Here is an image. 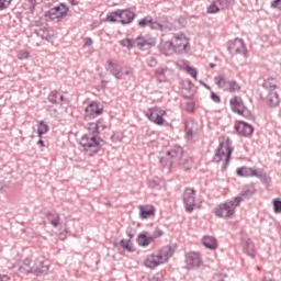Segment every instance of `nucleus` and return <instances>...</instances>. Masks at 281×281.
Segmentation results:
<instances>
[{"mask_svg": "<svg viewBox=\"0 0 281 281\" xmlns=\"http://www.w3.org/2000/svg\"><path fill=\"white\" fill-rule=\"evenodd\" d=\"M105 128L106 123H104V119H99L97 123L88 124V133L81 137L79 144L81 146V150L87 153L89 157H93V155L100 151L102 139L98 135H100L101 131H104Z\"/></svg>", "mask_w": 281, "mask_h": 281, "instance_id": "f257e3e1", "label": "nucleus"}, {"mask_svg": "<svg viewBox=\"0 0 281 281\" xmlns=\"http://www.w3.org/2000/svg\"><path fill=\"white\" fill-rule=\"evenodd\" d=\"M172 256H175V250H172V247L164 246L161 249L146 256L144 267L147 269H157V267L166 265V262H168Z\"/></svg>", "mask_w": 281, "mask_h": 281, "instance_id": "f03ea898", "label": "nucleus"}, {"mask_svg": "<svg viewBox=\"0 0 281 281\" xmlns=\"http://www.w3.org/2000/svg\"><path fill=\"white\" fill-rule=\"evenodd\" d=\"M245 201V194L237 195L231 200L220 203L214 210L213 213L217 218H234L236 214V207L240 206V203Z\"/></svg>", "mask_w": 281, "mask_h": 281, "instance_id": "7ed1b4c3", "label": "nucleus"}, {"mask_svg": "<svg viewBox=\"0 0 281 281\" xmlns=\"http://www.w3.org/2000/svg\"><path fill=\"white\" fill-rule=\"evenodd\" d=\"M218 146L215 149V155L213 157V160L216 164H220V161H224L225 166L229 165V161L232 159V153H234V146H232V139L229 136H221L218 138Z\"/></svg>", "mask_w": 281, "mask_h": 281, "instance_id": "20e7f679", "label": "nucleus"}, {"mask_svg": "<svg viewBox=\"0 0 281 281\" xmlns=\"http://www.w3.org/2000/svg\"><path fill=\"white\" fill-rule=\"evenodd\" d=\"M20 269L26 273H34V276H45V273L49 271V260L44 256H40L33 261L30 258H26Z\"/></svg>", "mask_w": 281, "mask_h": 281, "instance_id": "39448f33", "label": "nucleus"}, {"mask_svg": "<svg viewBox=\"0 0 281 281\" xmlns=\"http://www.w3.org/2000/svg\"><path fill=\"white\" fill-rule=\"evenodd\" d=\"M165 52H176V54H188L190 52V38L184 34H176L171 41L164 43Z\"/></svg>", "mask_w": 281, "mask_h": 281, "instance_id": "423d86ee", "label": "nucleus"}, {"mask_svg": "<svg viewBox=\"0 0 281 281\" xmlns=\"http://www.w3.org/2000/svg\"><path fill=\"white\" fill-rule=\"evenodd\" d=\"M106 71L114 76L116 80H126V78H131L133 76V68L128 66H121L120 63L113 61L112 59H109L106 61Z\"/></svg>", "mask_w": 281, "mask_h": 281, "instance_id": "0eeeda50", "label": "nucleus"}, {"mask_svg": "<svg viewBox=\"0 0 281 281\" xmlns=\"http://www.w3.org/2000/svg\"><path fill=\"white\" fill-rule=\"evenodd\" d=\"M167 111L161 109L160 106L148 108L145 111V116L149 122L156 124L157 126H168V121H166Z\"/></svg>", "mask_w": 281, "mask_h": 281, "instance_id": "6e6552de", "label": "nucleus"}, {"mask_svg": "<svg viewBox=\"0 0 281 281\" xmlns=\"http://www.w3.org/2000/svg\"><path fill=\"white\" fill-rule=\"evenodd\" d=\"M214 82L218 87V89H222L223 91H227L228 93H239V91L243 89L240 83L238 81L231 79L227 80L225 78V75H217L214 77Z\"/></svg>", "mask_w": 281, "mask_h": 281, "instance_id": "1a4fd4ad", "label": "nucleus"}, {"mask_svg": "<svg viewBox=\"0 0 281 281\" xmlns=\"http://www.w3.org/2000/svg\"><path fill=\"white\" fill-rule=\"evenodd\" d=\"M69 14V7L65 3H59L57 7L50 8L46 13L45 16L48 21H53V23H60L63 19H65Z\"/></svg>", "mask_w": 281, "mask_h": 281, "instance_id": "9d476101", "label": "nucleus"}, {"mask_svg": "<svg viewBox=\"0 0 281 281\" xmlns=\"http://www.w3.org/2000/svg\"><path fill=\"white\" fill-rule=\"evenodd\" d=\"M166 166H175L179 164L180 166H186L183 162V149L181 147H173L167 151Z\"/></svg>", "mask_w": 281, "mask_h": 281, "instance_id": "9b49d317", "label": "nucleus"}, {"mask_svg": "<svg viewBox=\"0 0 281 281\" xmlns=\"http://www.w3.org/2000/svg\"><path fill=\"white\" fill-rule=\"evenodd\" d=\"M183 203L184 210L188 214H192L194 212V207L196 206V191L192 188H187L183 192Z\"/></svg>", "mask_w": 281, "mask_h": 281, "instance_id": "f8f14e48", "label": "nucleus"}, {"mask_svg": "<svg viewBox=\"0 0 281 281\" xmlns=\"http://www.w3.org/2000/svg\"><path fill=\"white\" fill-rule=\"evenodd\" d=\"M102 113H104V105L98 101L90 102L85 109L86 120H95V117L102 115Z\"/></svg>", "mask_w": 281, "mask_h": 281, "instance_id": "ddd939ff", "label": "nucleus"}, {"mask_svg": "<svg viewBox=\"0 0 281 281\" xmlns=\"http://www.w3.org/2000/svg\"><path fill=\"white\" fill-rule=\"evenodd\" d=\"M228 52L229 54H241L247 58L249 56V52L247 50V46L245 45V41L236 37L235 40H231L228 42Z\"/></svg>", "mask_w": 281, "mask_h": 281, "instance_id": "4468645a", "label": "nucleus"}, {"mask_svg": "<svg viewBox=\"0 0 281 281\" xmlns=\"http://www.w3.org/2000/svg\"><path fill=\"white\" fill-rule=\"evenodd\" d=\"M237 177H257V179H263V177H267L263 169L257 168L254 169L251 167H239L236 169Z\"/></svg>", "mask_w": 281, "mask_h": 281, "instance_id": "2eb2a0df", "label": "nucleus"}, {"mask_svg": "<svg viewBox=\"0 0 281 281\" xmlns=\"http://www.w3.org/2000/svg\"><path fill=\"white\" fill-rule=\"evenodd\" d=\"M138 26L140 27H150V30H158L159 32H164L168 26L161 22H157L153 20V16L147 15L142 18L138 21Z\"/></svg>", "mask_w": 281, "mask_h": 281, "instance_id": "dca6fc26", "label": "nucleus"}, {"mask_svg": "<svg viewBox=\"0 0 281 281\" xmlns=\"http://www.w3.org/2000/svg\"><path fill=\"white\" fill-rule=\"evenodd\" d=\"M229 105L232 111L238 115H245L247 113V106H245L243 98L238 95H235L229 100Z\"/></svg>", "mask_w": 281, "mask_h": 281, "instance_id": "f3484780", "label": "nucleus"}, {"mask_svg": "<svg viewBox=\"0 0 281 281\" xmlns=\"http://www.w3.org/2000/svg\"><path fill=\"white\" fill-rule=\"evenodd\" d=\"M186 263L189 269H199V267L203 265V261L201 260V254L194 251L188 252L186 255Z\"/></svg>", "mask_w": 281, "mask_h": 281, "instance_id": "a211bd4d", "label": "nucleus"}, {"mask_svg": "<svg viewBox=\"0 0 281 281\" xmlns=\"http://www.w3.org/2000/svg\"><path fill=\"white\" fill-rule=\"evenodd\" d=\"M135 12L131 11L130 9H119V23L122 25H128L132 21H135Z\"/></svg>", "mask_w": 281, "mask_h": 281, "instance_id": "6ab92c4d", "label": "nucleus"}, {"mask_svg": "<svg viewBox=\"0 0 281 281\" xmlns=\"http://www.w3.org/2000/svg\"><path fill=\"white\" fill-rule=\"evenodd\" d=\"M155 74L159 82H166L167 80H170V78H172L173 71L168 67H160L155 70Z\"/></svg>", "mask_w": 281, "mask_h": 281, "instance_id": "aec40b11", "label": "nucleus"}, {"mask_svg": "<svg viewBox=\"0 0 281 281\" xmlns=\"http://www.w3.org/2000/svg\"><path fill=\"white\" fill-rule=\"evenodd\" d=\"M139 210V217L143 221L146 218H150V216H155V212L157 211L154 205L146 204V205H138Z\"/></svg>", "mask_w": 281, "mask_h": 281, "instance_id": "412c9836", "label": "nucleus"}, {"mask_svg": "<svg viewBox=\"0 0 281 281\" xmlns=\"http://www.w3.org/2000/svg\"><path fill=\"white\" fill-rule=\"evenodd\" d=\"M235 131L243 135L244 137H249L254 133V126L249 125L246 122H239L235 125Z\"/></svg>", "mask_w": 281, "mask_h": 281, "instance_id": "4be33fe9", "label": "nucleus"}, {"mask_svg": "<svg viewBox=\"0 0 281 281\" xmlns=\"http://www.w3.org/2000/svg\"><path fill=\"white\" fill-rule=\"evenodd\" d=\"M266 102L268 106H271V108L280 106V102H281L280 93H278L277 90L269 91L266 98Z\"/></svg>", "mask_w": 281, "mask_h": 281, "instance_id": "5701e85b", "label": "nucleus"}, {"mask_svg": "<svg viewBox=\"0 0 281 281\" xmlns=\"http://www.w3.org/2000/svg\"><path fill=\"white\" fill-rule=\"evenodd\" d=\"M35 34L42 38V41H52V38H54L55 32L54 29L44 27L36 30Z\"/></svg>", "mask_w": 281, "mask_h": 281, "instance_id": "b1692460", "label": "nucleus"}, {"mask_svg": "<svg viewBox=\"0 0 281 281\" xmlns=\"http://www.w3.org/2000/svg\"><path fill=\"white\" fill-rule=\"evenodd\" d=\"M136 241L139 247H148L153 243V237H150V233L143 232L138 234Z\"/></svg>", "mask_w": 281, "mask_h": 281, "instance_id": "393cba45", "label": "nucleus"}, {"mask_svg": "<svg viewBox=\"0 0 281 281\" xmlns=\"http://www.w3.org/2000/svg\"><path fill=\"white\" fill-rule=\"evenodd\" d=\"M47 100L50 104H63V102H65V97L60 94L58 90H53L49 92Z\"/></svg>", "mask_w": 281, "mask_h": 281, "instance_id": "a878e982", "label": "nucleus"}, {"mask_svg": "<svg viewBox=\"0 0 281 281\" xmlns=\"http://www.w3.org/2000/svg\"><path fill=\"white\" fill-rule=\"evenodd\" d=\"M202 245L206 247V249H211L214 251V249L218 248V241L213 236L206 235L202 238Z\"/></svg>", "mask_w": 281, "mask_h": 281, "instance_id": "bb28decb", "label": "nucleus"}, {"mask_svg": "<svg viewBox=\"0 0 281 281\" xmlns=\"http://www.w3.org/2000/svg\"><path fill=\"white\" fill-rule=\"evenodd\" d=\"M186 133L188 139H192V137L199 133V128L196 127V123H194V121L188 122L186 124Z\"/></svg>", "mask_w": 281, "mask_h": 281, "instance_id": "cd10ccee", "label": "nucleus"}, {"mask_svg": "<svg viewBox=\"0 0 281 281\" xmlns=\"http://www.w3.org/2000/svg\"><path fill=\"white\" fill-rule=\"evenodd\" d=\"M46 218L53 227H58V225H60V215L56 212L46 213Z\"/></svg>", "mask_w": 281, "mask_h": 281, "instance_id": "c85d7f7f", "label": "nucleus"}, {"mask_svg": "<svg viewBox=\"0 0 281 281\" xmlns=\"http://www.w3.org/2000/svg\"><path fill=\"white\" fill-rule=\"evenodd\" d=\"M262 87L267 91H276L278 89V80L276 78H268L263 81Z\"/></svg>", "mask_w": 281, "mask_h": 281, "instance_id": "c756f323", "label": "nucleus"}, {"mask_svg": "<svg viewBox=\"0 0 281 281\" xmlns=\"http://www.w3.org/2000/svg\"><path fill=\"white\" fill-rule=\"evenodd\" d=\"M183 69H186L187 74H189L190 77L196 80L199 71L194 67L190 66V61H183Z\"/></svg>", "mask_w": 281, "mask_h": 281, "instance_id": "7c9ffc66", "label": "nucleus"}, {"mask_svg": "<svg viewBox=\"0 0 281 281\" xmlns=\"http://www.w3.org/2000/svg\"><path fill=\"white\" fill-rule=\"evenodd\" d=\"M105 21H109L110 23H120V9L108 13Z\"/></svg>", "mask_w": 281, "mask_h": 281, "instance_id": "2f4dec72", "label": "nucleus"}, {"mask_svg": "<svg viewBox=\"0 0 281 281\" xmlns=\"http://www.w3.org/2000/svg\"><path fill=\"white\" fill-rule=\"evenodd\" d=\"M46 133H49V125H47V123L42 121L40 122L38 128H37V134L40 139L43 138V135H46Z\"/></svg>", "mask_w": 281, "mask_h": 281, "instance_id": "473e14b6", "label": "nucleus"}, {"mask_svg": "<svg viewBox=\"0 0 281 281\" xmlns=\"http://www.w3.org/2000/svg\"><path fill=\"white\" fill-rule=\"evenodd\" d=\"M146 45H148V42L146 41V38L139 36L137 38H134V47H138L139 49H144V47H146Z\"/></svg>", "mask_w": 281, "mask_h": 281, "instance_id": "72a5a7b5", "label": "nucleus"}, {"mask_svg": "<svg viewBox=\"0 0 281 281\" xmlns=\"http://www.w3.org/2000/svg\"><path fill=\"white\" fill-rule=\"evenodd\" d=\"M120 45L122 47H127V49H131L132 47H135V38H125L120 42Z\"/></svg>", "mask_w": 281, "mask_h": 281, "instance_id": "f704fd0d", "label": "nucleus"}, {"mask_svg": "<svg viewBox=\"0 0 281 281\" xmlns=\"http://www.w3.org/2000/svg\"><path fill=\"white\" fill-rule=\"evenodd\" d=\"M121 246L123 247V249H126V251H134L133 244L131 243V240L122 239Z\"/></svg>", "mask_w": 281, "mask_h": 281, "instance_id": "c9c22d12", "label": "nucleus"}, {"mask_svg": "<svg viewBox=\"0 0 281 281\" xmlns=\"http://www.w3.org/2000/svg\"><path fill=\"white\" fill-rule=\"evenodd\" d=\"M213 2H215L220 11L227 9V5H228L227 0H214Z\"/></svg>", "mask_w": 281, "mask_h": 281, "instance_id": "e433bc0d", "label": "nucleus"}, {"mask_svg": "<svg viewBox=\"0 0 281 281\" xmlns=\"http://www.w3.org/2000/svg\"><path fill=\"white\" fill-rule=\"evenodd\" d=\"M207 12L209 14H216L217 12H221V10L218 9V7L215 4V2L213 1L209 7H207Z\"/></svg>", "mask_w": 281, "mask_h": 281, "instance_id": "4c0bfd02", "label": "nucleus"}, {"mask_svg": "<svg viewBox=\"0 0 281 281\" xmlns=\"http://www.w3.org/2000/svg\"><path fill=\"white\" fill-rule=\"evenodd\" d=\"M164 236V231L160 228H156L154 233L150 235V238H153V243L156 240V238H161Z\"/></svg>", "mask_w": 281, "mask_h": 281, "instance_id": "58836bf2", "label": "nucleus"}, {"mask_svg": "<svg viewBox=\"0 0 281 281\" xmlns=\"http://www.w3.org/2000/svg\"><path fill=\"white\" fill-rule=\"evenodd\" d=\"M18 58H19V60H25V59L30 58V52H27L25 49L19 50Z\"/></svg>", "mask_w": 281, "mask_h": 281, "instance_id": "ea45409f", "label": "nucleus"}, {"mask_svg": "<svg viewBox=\"0 0 281 281\" xmlns=\"http://www.w3.org/2000/svg\"><path fill=\"white\" fill-rule=\"evenodd\" d=\"M11 3L12 0H0V10H8Z\"/></svg>", "mask_w": 281, "mask_h": 281, "instance_id": "a19ab883", "label": "nucleus"}, {"mask_svg": "<svg viewBox=\"0 0 281 281\" xmlns=\"http://www.w3.org/2000/svg\"><path fill=\"white\" fill-rule=\"evenodd\" d=\"M146 64L148 65V67H157V58L153 56L147 57Z\"/></svg>", "mask_w": 281, "mask_h": 281, "instance_id": "79ce46f5", "label": "nucleus"}, {"mask_svg": "<svg viewBox=\"0 0 281 281\" xmlns=\"http://www.w3.org/2000/svg\"><path fill=\"white\" fill-rule=\"evenodd\" d=\"M273 207H274L276 214H281V201L280 200L273 201Z\"/></svg>", "mask_w": 281, "mask_h": 281, "instance_id": "37998d69", "label": "nucleus"}, {"mask_svg": "<svg viewBox=\"0 0 281 281\" xmlns=\"http://www.w3.org/2000/svg\"><path fill=\"white\" fill-rule=\"evenodd\" d=\"M211 100L216 102V104L221 103V97H218V94H216L214 91H211Z\"/></svg>", "mask_w": 281, "mask_h": 281, "instance_id": "c03bdc74", "label": "nucleus"}, {"mask_svg": "<svg viewBox=\"0 0 281 281\" xmlns=\"http://www.w3.org/2000/svg\"><path fill=\"white\" fill-rule=\"evenodd\" d=\"M244 251L248 254V256H254V244H248V247L244 248Z\"/></svg>", "mask_w": 281, "mask_h": 281, "instance_id": "a18cd8bd", "label": "nucleus"}, {"mask_svg": "<svg viewBox=\"0 0 281 281\" xmlns=\"http://www.w3.org/2000/svg\"><path fill=\"white\" fill-rule=\"evenodd\" d=\"M85 45L87 47H91V45H93V40L91 37H86L85 38Z\"/></svg>", "mask_w": 281, "mask_h": 281, "instance_id": "49530a36", "label": "nucleus"}, {"mask_svg": "<svg viewBox=\"0 0 281 281\" xmlns=\"http://www.w3.org/2000/svg\"><path fill=\"white\" fill-rule=\"evenodd\" d=\"M271 8H278V9H280V8H281V0H274V1L271 3Z\"/></svg>", "mask_w": 281, "mask_h": 281, "instance_id": "de8ad7c7", "label": "nucleus"}, {"mask_svg": "<svg viewBox=\"0 0 281 281\" xmlns=\"http://www.w3.org/2000/svg\"><path fill=\"white\" fill-rule=\"evenodd\" d=\"M0 281H12V279L8 274H0Z\"/></svg>", "mask_w": 281, "mask_h": 281, "instance_id": "09e8293b", "label": "nucleus"}, {"mask_svg": "<svg viewBox=\"0 0 281 281\" xmlns=\"http://www.w3.org/2000/svg\"><path fill=\"white\" fill-rule=\"evenodd\" d=\"M70 5H80V0H68Z\"/></svg>", "mask_w": 281, "mask_h": 281, "instance_id": "8fccbe9b", "label": "nucleus"}, {"mask_svg": "<svg viewBox=\"0 0 281 281\" xmlns=\"http://www.w3.org/2000/svg\"><path fill=\"white\" fill-rule=\"evenodd\" d=\"M37 144L38 146H42V148H45V142L43 139H40Z\"/></svg>", "mask_w": 281, "mask_h": 281, "instance_id": "3c124183", "label": "nucleus"}, {"mask_svg": "<svg viewBox=\"0 0 281 281\" xmlns=\"http://www.w3.org/2000/svg\"><path fill=\"white\" fill-rule=\"evenodd\" d=\"M210 67H211V69H214V68L216 67V64L211 63V64H210Z\"/></svg>", "mask_w": 281, "mask_h": 281, "instance_id": "603ef678", "label": "nucleus"}, {"mask_svg": "<svg viewBox=\"0 0 281 281\" xmlns=\"http://www.w3.org/2000/svg\"><path fill=\"white\" fill-rule=\"evenodd\" d=\"M205 89H207L209 91H212V88L207 85H204Z\"/></svg>", "mask_w": 281, "mask_h": 281, "instance_id": "864d4df0", "label": "nucleus"}, {"mask_svg": "<svg viewBox=\"0 0 281 281\" xmlns=\"http://www.w3.org/2000/svg\"><path fill=\"white\" fill-rule=\"evenodd\" d=\"M160 164H164V158L160 160Z\"/></svg>", "mask_w": 281, "mask_h": 281, "instance_id": "5fc2aeb1", "label": "nucleus"}, {"mask_svg": "<svg viewBox=\"0 0 281 281\" xmlns=\"http://www.w3.org/2000/svg\"><path fill=\"white\" fill-rule=\"evenodd\" d=\"M36 45L38 46V45H41V43H37Z\"/></svg>", "mask_w": 281, "mask_h": 281, "instance_id": "6e6d98bb", "label": "nucleus"}]
</instances>
